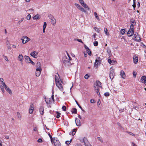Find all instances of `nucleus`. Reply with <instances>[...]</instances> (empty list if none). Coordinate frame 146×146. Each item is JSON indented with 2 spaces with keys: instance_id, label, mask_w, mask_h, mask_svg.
Segmentation results:
<instances>
[{
  "instance_id": "obj_1",
  "label": "nucleus",
  "mask_w": 146,
  "mask_h": 146,
  "mask_svg": "<svg viewBox=\"0 0 146 146\" xmlns=\"http://www.w3.org/2000/svg\"><path fill=\"white\" fill-rule=\"evenodd\" d=\"M55 78L56 86L61 91H63V88L62 84V80L60 79L59 75L58 74V76L55 75Z\"/></svg>"
},
{
  "instance_id": "obj_2",
  "label": "nucleus",
  "mask_w": 146,
  "mask_h": 146,
  "mask_svg": "<svg viewBox=\"0 0 146 146\" xmlns=\"http://www.w3.org/2000/svg\"><path fill=\"white\" fill-rule=\"evenodd\" d=\"M68 57L64 56L63 57L62 60L63 63L66 65L69 66L71 65L70 61L71 60V58L70 56L66 52Z\"/></svg>"
},
{
  "instance_id": "obj_3",
  "label": "nucleus",
  "mask_w": 146,
  "mask_h": 146,
  "mask_svg": "<svg viewBox=\"0 0 146 146\" xmlns=\"http://www.w3.org/2000/svg\"><path fill=\"white\" fill-rule=\"evenodd\" d=\"M134 26L131 24L130 26V28L127 32L128 36L129 37L131 36L134 34Z\"/></svg>"
},
{
  "instance_id": "obj_4",
  "label": "nucleus",
  "mask_w": 146,
  "mask_h": 146,
  "mask_svg": "<svg viewBox=\"0 0 146 146\" xmlns=\"http://www.w3.org/2000/svg\"><path fill=\"white\" fill-rule=\"evenodd\" d=\"M21 40H22V42L23 44H25L26 43L29 41L31 39L27 36H23L21 38Z\"/></svg>"
},
{
  "instance_id": "obj_5",
  "label": "nucleus",
  "mask_w": 146,
  "mask_h": 146,
  "mask_svg": "<svg viewBox=\"0 0 146 146\" xmlns=\"http://www.w3.org/2000/svg\"><path fill=\"white\" fill-rule=\"evenodd\" d=\"M77 8L81 11L86 13L87 12L79 4L75 3L74 4Z\"/></svg>"
},
{
  "instance_id": "obj_6",
  "label": "nucleus",
  "mask_w": 146,
  "mask_h": 146,
  "mask_svg": "<svg viewBox=\"0 0 146 146\" xmlns=\"http://www.w3.org/2000/svg\"><path fill=\"white\" fill-rule=\"evenodd\" d=\"M79 3L84 8L87 9L89 10H90V8L86 4V3H84V1L83 0H78Z\"/></svg>"
},
{
  "instance_id": "obj_7",
  "label": "nucleus",
  "mask_w": 146,
  "mask_h": 146,
  "mask_svg": "<svg viewBox=\"0 0 146 146\" xmlns=\"http://www.w3.org/2000/svg\"><path fill=\"white\" fill-rule=\"evenodd\" d=\"M101 61V59L100 57H97L96 59L95 60V62L94 64V66L97 68L99 65V64L100 63Z\"/></svg>"
},
{
  "instance_id": "obj_8",
  "label": "nucleus",
  "mask_w": 146,
  "mask_h": 146,
  "mask_svg": "<svg viewBox=\"0 0 146 146\" xmlns=\"http://www.w3.org/2000/svg\"><path fill=\"white\" fill-rule=\"evenodd\" d=\"M110 78L112 80L114 76V73L113 69L111 68H110V73L109 75Z\"/></svg>"
},
{
  "instance_id": "obj_9",
  "label": "nucleus",
  "mask_w": 146,
  "mask_h": 146,
  "mask_svg": "<svg viewBox=\"0 0 146 146\" xmlns=\"http://www.w3.org/2000/svg\"><path fill=\"white\" fill-rule=\"evenodd\" d=\"M138 35L137 33H135L133 37V39L139 42L141 40V39L138 36Z\"/></svg>"
},
{
  "instance_id": "obj_10",
  "label": "nucleus",
  "mask_w": 146,
  "mask_h": 146,
  "mask_svg": "<svg viewBox=\"0 0 146 146\" xmlns=\"http://www.w3.org/2000/svg\"><path fill=\"white\" fill-rule=\"evenodd\" d=\"M42 69L36 68L35 71V75L37 77H38L41 74Z\"/></svg>"
},
{
  "instance_id": "obj_11",
  "label": "nucleus",
  "mask_w": 146,
  "mask_h": 146,
  "mask_svg": "<svg viewBox=\"0 0 146 146\" xmlns=\"http://www.w3.org/2000/svg\"><path fill=\"white\" fill-rule=\"evenodd\" d=\"M23 55L21 54H20L18 57V60L20 62L22 65L23 64Z\"/></svg>"
},
{
  "instance_id": "obj_12",
  "label": "nucleus",
  "mask_w": 146,
  "mask_h": 146,
  "mask_svg": "<svg viewBox=\"0 0 146 146\" xmlns=\"http://www.w3.org/2000/svg\"><path fill=\"white\" fill-rule=\"evenodd\" d=\"M133 62L135 64H137L138 62V58L137 56L135 55L133 56Z\"/></svg>"
},
{
  "instance_id": "obj_13",
  "label": "nucleus",
  "mask_w": 146,
  "mask_h": 146,
  "mask_svg": "<svg viewBox=\"0 0 146 146\" xmlns=\"http://www.w3.org/2000/svg\"><path fill=\"white\" fill-rule=\"evenodd\" d=\"M34 110V106L33 104H31L29 107V113H31L32 114L33 113V111Z\"/></svg>"
},
{
  "instance_id": "obj_14",
  "label": "nucleus",
  "mask_w": 146,
  "mask_h": 146,
  "mask_svg": "<svg viewBox=\"0 0 146 146\" xmlns=\"http://www.w3.org/2000/svg\"><path fill=\"white\" fill-rule=\"evenodd\" d=\"M38 52L36 51H34L30 54V55L34 58H36L37 57Z\"/></svg>"
},
{
  "instance_id": "obj_15",
  "label": "nucleus",
  "mask_w": 146,
  "mask_h": 146,
  "mask_svg": "<svg viewBox=\"0 0 146 146\" xmlns=\"http://www.w3.org/2000/svg\"><path fill=\"white\" fill-rule=\"evenodd\" d=\"M75 122L76 124V125L77 126H80L81 125V123L80 122V120L76 118L75 120Z\"/></svg>"
},
{
  "instance_id": "obj_16",
  "label": "nucleus",
  "mask_w": 146,
  "mask_h": 146,
  "mask_svg": "<svg viewBox=\"0 0 146 146\" xmlns=\"http://www.w3.org/2000/svg\"><path fill=\"white\" fill-rule=\"evenodd\" d=\"M25 59L27 63H29L31 62V60L28 56H25Z\"/></svg>"
},
{
  "instance_id": "obj_17",
  "label": "nucleus",
  "mask_w": 146,
  "mask_h": 146,
  "mask_svg": "<svg viewBox=\"0 0 146 146\" xmlns=\"http://www.w3.org/2000/svg\"><path fill=\"white\" fill-rule=\"evenodd\" d=\"M52 142L54 143L55 146H61L59 141L57 140L56 139L55 141H53Z\"/></svg>"
},
{
  "instance_id": "obj_18",
  "label": "nucleus",
  "mask_w": 146,
  "mask_h": 146,
  "mask_svg": "<svg viewBox=\"0 0 146 146\" xmlns=\"http://www.w3.org/2000/svg\"><path fill=\"white\" fill-rule=\"evenodd\" d=\"M50 18L51 20L52 24L53 25H55L56 22V21L55 19L52 16H51Z\"/></svg>"
},
{
  "instance_id": "obj_19",
  "label": "nucleus",
  "mask_w": 146,
  "mask_h": 146,
  "mask_svg": "<svg viewBox=\"0 0 146 146\" xmlns=\"http://www.w3.org/2000/svg\"><path fill=\"white\" fill-rule=\"evenodd\" d=\"M84 47L88 55L90 56H91V52L88 47L86 45H85Z\"/></svg>"
},
{
  "instance_id": "obj_20",
  "label": "nucleus",
  "mask_w": 146,
  "mask_h": 146,
  "mask_svg": "<svg viewBox=\"0 0 146 146\" xmlns=\"http://www.w3.org/2000/svg\"><path fill=\"white\" fill-rule=\"evenodd\" d=\"M120 75L121 78L123 79L125 78L126 75L125 74L123 70H121L120 72Z\"/></svg>"
},
{
  "instance_id": "obj_21",
  "label": "nucleus",
  "mask_w": 146,
  "mask_h": 146,
  "mask_svg": "<svg viewBox=\"0 0 146 146\" xmlns=\"http://www.w3.org/2000/svg\"><path fill=\"white\" fill-rule=\"evenodd\" d=\"M146 80V77L145 76H143L142 77L141 79V81L142 83H144L145 84V82Z\"/></svg>"
},
{
  "instance_id": "obj_22",
  "label": "nucleus",
  "mask_w": 146,
  "mask_h": 146,
  "mask_svg": "<svg viewBox=\"0 0 146 146\" xmlns=\"http://www.w3.org/2000/svg\"><path fill=\"white\" fill-rule=\"evenodd\" d=\"M5 90L7 91L10 94H12V92L11 89L7 86L5 88Z\"/></svg>"
},
{
  "instance_id": "obj_23",
  "label": "nucleus",
  "mask_w": 146,
  "mask_h": 146,
  "mask_svg": "<svg viewBox=\"0 0 146 146\" xmlns=\"http://www.w3.org/2000/svg\"><path fill=\"white\" fill-rule=\"evenodd\" d=\"M108 62L111 64L113 65L114 64L115 61L113 60H111L110 58H108Z\"/></svg>"
},
{
  "instance_id": "obj_24",
  "label": "nucleus",
  "mask_w": 146,
  "mask_h": 146,
  "mask_svg": "<svg viewBox=\"0 0 146 146\" xmlns=\"http://www.w3.org/2000/svg\"><path fill=\"white\" fill-rule=\"evenodd\" d=\"M39 111L41 114L42 115L43 114L44 112V108L42 107H40L39 109Z\"/></svg>"
},
{
  "instance_id": "obj_25",
  "label": "nucleus",
  "mask_w": 146,
  "mask_h": 146,
  "mask_svg": "<svg viewBox=\"0 0 146 146\" xmlns=\"http://www.w3.org/2000/svg\"><path fill=\"white\" fill-rule=\"evenodd\" d=\"M36 68L42 69L41 68V63L40 62H38L36 63Z\"/></svg>"
},
{
  "instance_id": "obj_26",
  "label": "nucleus",
  "mask_w": 146,
  "mask_h": 146,
  "mask_svg": "<svg viewBox=\"0 0 146 146\" xmlns=\"http://www.w3.org/2000/svg\"><path fill=\"white\" fill-rule=\"evenodd\" d=\"M39 17L40 15L38 14H37L33 17V20L38 19H39Z\"/></svg>"
},
{
  "instance_id": "obj_27",
  "label": "nucleus",
  "mask_w": 146,
  "mask_h": 146,
  "mask_svg": "<svg viewBox=\"0 0 146 146\" xmlns=\"http://www.w3.org/2000/svg\"><path fill=\"white\" fill-rule=\"evenodd\" d=\"M7 86L6 85L5 82L2 84H0V88H5Z\"/></svg>"
},
{
  "instance_id": "obj_28",
  "label": "nucleus",
  "mask_w": 146,
  "mask_h": 146,
  "mask_svg": "<svg viewBox=\"0 0 146 146\" xmlns=\"http://www.w3.org/2000/svg\"><path fill=\"white\" fill-rule=\"evenodd\" d=\"M86 140V139L85 137H82L80 138V140L82 142H84Z\"/></svg>"
},
{
  "instance_id": "obj_29",
  "label": "nucleus",
  "mask_w": 146,
  "mask_h": 146,
  "mask_svg": "<svg viewBox=\"0 0 146 146\" xmlns=\"http://www.w3.org/2000/svg\"><path fill=\"white\" fill-rule=\"evenodd\" d=\"M104 31L106 35L108 36L109 35H110L109 33L108 32V30L106 28H104Z\"/></svg>"
},
{
  "instance_id": "obj_30",
  "label": "nucleus",
  "mask_w": 146,
  "mask_h": 146,
  "mask_svg": "<svg viewBox=\"0 0 146 146\" xmlns=\"http://www.w3.org/2000/svg\"><path fill=\"white\" fill-rule=\"evenodd\" d=\"M48 135L49 136L51 139V141L52 143L53 141H55L56 139H53L51 135H50V134L49 133H48Z\"/></svg>"
},
{
  "instance_id": "obj_31",
  "label": "nucleus",
  "mask_w": 146,
  "mask_h": 146,
  "mask_svg": "<svg viewBox=\"0 0 146 146\" xmlns=\"http://www.w3.org/2000/svg\"><path fill=\"white\" fill-rule=\"evenodd\" d=\"M76 131V129H74L71 132L72 135H75Z\"/></svg>"
},
{
  "instance_id": "obj_32",
  "label": "nucleus",
  "mask_w": 146,
  "mask_h": 146,
  "mask_svg": "<svg viewBox=\"0 0 146 146\" xmlns=\"http://www.w3.org/2000/svg\"><path fill=\"white\" fill-rule=\"evenodd\" d=\"M96 86L99 87H101V83L99 81H96Z\"/></svg>"
},
{
  "instance_id": "obj_33",
  "label": "nucleus",
  "mask_w": 146,
  "mask_h": 146,
  "mask_svg": "<svg viewBox=\"0 0 146 146\" xmlns=\"http://www.w3.org/2000/svg\"><path fill=\"white\" fill-rule=\"evenodd\" d=\"M97 139L99 141H100L102 143L103 142V140L102 138L100 137H98L97 138Z\"/></svg>"
},
{
  "instance_id": "obj_34",
  "label": "nucleus",
  "mask_w": 146,
  "mask_h": 146,
  "mask_svg": "<svg viewBox=\"0 0 146 146\" xmlns=\"http://www.w3.org/2000/svg\"><path fill=\"white\" fill-rule=\"evenodd\" d=\"M94 13V16H95V17L98 20H100V19H99V17L98 16L97 13L96 12H95Z\"/></svg>"
},
{
  "instance_id": "obj_35",
  "label": "nucleus",
  "mask_w": 146,
  "mask_h": 146,
  "mask_svg": "<svg viewBox=\"0 0 146 146\" xmlns=\"http://www.w3.org/2000/svg\"><path fill=\"white\" fill-rule=\"evenodd\" d=\"M95 90L96 92L98 94V93H99V89L98 88L95 87Z\"/></svg>"
},
{
  "instance_id": "obj_36",
  "label": "nucleus",
  "mask_w": 146,
  "mask_h": 146,
  "mask_svg": "<svg viewBox=\"0 0 146 146\" xmlns=\"http://www.w3.org/2000/svg\"><path fill=\"white\" fill-rule=\"evenodd\" d=\"M72 112L73 113H77V110L76 108H74L72 109Z\"/></svg>"
},
{
  "instance_id": "obj_37",
  "label": "nucleus",
  "mask_w": 146,
  "mask_h": 146,
  "mask_svg": "<svg viewBox=\"0 0 146 146\" xmlns=\"http://www.w3.org/2000/svg\"><path fill=\"white\" fill-rule=\"evenodd\" d=\"M120 32H121V34L122 35H123L125 33V31L124 29H121V31H120Z\"/></svg>"
},
{
  "instance_id": "obj_38",
  "label": "nucleus",
  "mask_w": 146,
  "mask_h": 146,
  "mask_svg": "<svg viewBox=\"0 0 146 146\" xmlns=\"http://www.w3.org/2000/svg\"><path fill=\"white\" fill-rule=\"evenodd\" d=\"M94 29L98 33H99L100 31V30H99V29L97 28L96 27H94Z\"/></svg>"
},
{
  "instance_id": "obj_39",
  "label": "nucleus",
  "mask_w": 146,
  "mask_h": 146,
  "mask_svg": "<svg viewBox=\"0 0 146 146\" xmlns=\"http://www.w3.org/2000/svg\"><path fill=\"white\" fill-rule=\"evenodd\" d=\"M72 140V139H71L70 141H66L65 142L66 144L67 145L69 144L71 142Z\"/></svg>"
},
{
  "instance_id": "obj_40",
  "label": "nucleus",
  "mask_w": 146,
  "mask_h": 146,
  "mask_svg": "<svg viewBox=\"0 0 146 146\" xmlns=\"http://www.w3.org/2000/svg\"><path fill=\"white\" fill-rule=\"evenodd\" d=\"M34 11V9H31L28 10V11H29L30 13H33Z\"/></svg>"
},
{
  "instance_id": "obj_41",
  "label": "nucleus",
  "mask_w": 146,
  "mask_h": 146,
  "mask_svg": "<svg viewBox=\"0 0 146 146\" xmlns=\"http://www.w3.org/2000/svg\"><path fill=\"white\" fill-rule=\"evenodd\" d=\"M31 18V15L30 14L28 15L27 17V19L28 20H29Z\"/></svg>"
},
{
  "instance_id": "obj_42",
  "label": "nucleus",
  "mask_w": 146,
  "mask_h": 146,
  "mask_svg": "<svg viewBox=\"0 0 146 146\" xmlns=\"http://www.w3.org/2000/svg\"><path fill=\"white\" fill-rule=\"evenodd\" d=\"M56 114H57V115H56V117L57 118H58L60 117V113H59V112H56Z\"/></svg>"
},
{
  "instance_id": "obj_43",
  "label": "nucleus",
  "mask_w": 146,
  "mask_h": 146,
  "mask_svg": "<svg viewBox=\"0 0 146 146\" xmlns=\"http://www.w3.org/2000/svg\"><path fill=\"white\" fill-rule=\"evenodd\" d=\"M7 44L8 45L7 48L8 49H11V46L9 43V42H7Z\"/></svg>"
},
{
  "instance_id": "obj_44",
  "label": "nucleus",
  "mask_w": 146,
  "mask_h": 146,
  "mask_svg": "<svg viewBox=\"0 0 146 146\" xmlns=\"http://www.w3.org/2000/svg\"><path fill=\"white\" fill-rule=\"evenodd\" d=\"M0 81L1 82V84H2L5 82L3 79L2 78H0Z\"/></svg>"
},
{
  "instance_id": "obj_45",
  "label": "nucleus",
  "mask_w": 146,
  "mask_h": 146,
  "mask_svg": "<svg viewBox=\"0 0 146 146\" xmlns=\"http://www.w3.org/2000/svg\"><path fill=\"white\" fill-rule=\"evenodd\" d=\"M46 22H44V24L43 26V29H45L46 26Z\"/></svg>"
},
{
  "instance_id": "obj_46",
  "label": "nucleus",
  "mask_w": 146,
  "mask_h": 146,
  "mask_svg": "<svg viewBox=\"0 0 146 146\" xmlns=\"http://www.w3.org/2000/svg\"><path fill=\"white\" fill-rule=\"evenodd\" d=\"M17 116L19 118H21V114H20L19 112H17Z\"/></svg>"
},
{
  "instance_id": "obj_47",
  "label": "nucleus",
  "mask_w": 146,
  "mask_h": 146,
  "mask_svg": "<svg viewBox=\"0 0 146 146\" xmlns=\"http://www.w3.org/2000/svg\"><path fill=\"white\" fill-rule=\"evenodd\" d=\"M98 44V42L97 41H95L94 43V45L95 46H97Z\"/></svg>"
},
{
  "instance_id": "obj_48",
  "label": "nucleus",
  "mask_w": 146,
  "mask_h": 146,
  "mask_svg": "<svg viewBox=\"0 0 146 146\" xmlns=\"http://www.w3.org/2000/svg\"><path fill=\"white\" fill-rule=\"evenodd\" d=\"M63 110L64 111H66V107L65 106H63L62 107Z\"/></svg>"
},
{
  "instance_id": "obj_49",
  "label": "nucleus",
  "mask_w": 146,
  "mask_h": 146,
  "mask_svg": "<svg viewBox=\"0 0 146 146\" xmlns=\"http://www.w3.org/2000/svg\"><path fill=\"white\" fill-rule=\"evenodd\" d=\"M110 94L108 92H106L104 94V95L105 96L107 97L109 96Z\"/></svg>"
},
{
  "instance_id": "obj_50",
  "label": "nucleus",
  "mask_w": 146,
  "mask_h": 146,
  "mask_svg": "<svg viewBox=\"0 0 146 146\" xmlns=\"http://www.w3.org/2000/svg\"><path fill=\"white\" fill-rule=\"evenodd\" d=\"M89 77V76L87 74H86L84 76V78L86 79H88Z\"/></svg>"
},
{
  "instance_id": "obj_51",
  "label": "nucleus",
  "mask_w": 146,
  "mask_h": 146,
  "mask_svg": "<svg viewBox=\"0 0 146 146\" xmlns=\"http://www.w3.org/2000/svg\"><path fill=\"white\" fill-rule=\"evenodd\" d=\"M42 139H41L40 138L39 139L37 140V141L38 143L42 142Z\"/></svg>"
},
{
  "instance_id": "obj_52",
  "label": "nucleus",
  "mask_w": 146,
  "mask_h": 146,
  "mask_svg": "<svg viewBox=\"0 0 146 146\" xmlns=\"http://www.w3.org/2000/svg\"><path fill=\"white\" fill-rule=\"evenodd\" d=\"M136 74H137V73L136 72H133V75L134 77H135Z\"/></svg>"
},
{
  "instance_id": "obj_53",
  "label": "nucleus",
  "mask_w": 146,
  "mask_h": 146,
  "mask_svg": "<svg viewBox=\"0 0 146 146\" xmlns=\"http://www.w3.org/2000/svg\"><path fill=\"white\" fill-rule=\"evenodd\" d=\"M90 102L92 103H94L95 102V101L93 99H91L90 100Z\"/></svg>"
},
{
  "instance_id": "obj_54",
  "label": "nucleus",
  "mask_w": 146,
  "mask_h": 146,
  "mask_svg": "<svg viewBox=\"0 0 146 146\" xmlns=\"http://www.w3.org/2000/svg\"><path fill=\"white\" fill-rule=\"evenodd\" d=\"M101 103V101L100 100H98L97 102V104L99 105Z\"/></svg>"
},
{
  "instance_id": "obj_55",
  "label": "nucleus",
  "mask_w": 146,
  "mask_h": 146,
  "mask_svg": "<svg viewBox=\"0 0 146 146\" xmlns=\"http://www.w3.org/2000/svg\"><path fill=\"white\" fill-rule=\"evenodd\" d=\"M1 89L3 93H4L5 91L4 88H1Z\"/></svg>"
},
{
  "instance_id": "obj_56",
  "label": "nucleus",
  "mask_w": 146,
  "mask_h": 146,
  "mask_svg": "<svg viewBox=\"0 0 146 146\" xmlns=\"http://www.w3.org/2000/svg\"><path fill=\"white\" fill-rule=\"evenodd\" d=\"M77 40L79 42H82V43H83V42L82 41V40L81 39H77Z\"/></svg>"
},
{
  "instance_id": "obj_57",
  "label": "nucleus",
  "mask_w": 146,
  "mask_h": 146,
  "mask_svg": "<svg viewBox=\"0 0 146 146\" xmlns=\"http://www.w3.org/2000/svg\"><path fill=\"white\" fill-rule=\"evenodd\" d=\"M132 6H133V7L134 9H135V7H136L135 3L134 4H133V5Z\"/></svg>"
},
{
  "instance_id": "obj_58",
  "label": "nucleus",
  "mask_w": 146,
  "mask_h": 146,
  "mask_svg": "<svg viewBox=\"0 0 146 146\" xmlns=\"http://www.w3.org/2000/svg\"><path fill=\"white\" fill-rule=\"evenodd\" d=\"M5 137L6 139H9V137L8 136V135H6L5 136Z\"/></svg>"
},
{
  "instance_id": "obj_59",
  "label": "nucleus",
  "mask_w": 146,
  "mask_h": 146,
  "mask_svg": "<svg viewBox=\"0 0 146 146\" xmlns=\"http://www.w3.org/2000/svg\"><path fill=\"white\" fill-rule=\"evenodd\" d=\"M30 63H31L33 65H35V63L33 61H32L31 60V62H30Z\"/></svg>"
},
{
  "instance_id": "obj_60",
  "label": "nucleus",
  "mask_w": 146,
  "mask_h": 146,
  "mask_svg": "<svg viewBox=\"0 0 146 146\" xmlns=\"http://www.w3.org/2000/svg\"><path fill=\"white\" fill-rule=\"evenodd\" d=\"M107 52H108V53L109 54H110L111 53V52L110 51V50H107Z\"/></svg>"
},
{
  "instance_id": "obj_61",
  "label": "nucleus",
  "mask_w": 146,
  "mask_h": 146,
  "mask_svg": "<svg viewBox=\"0 0 146 146\" xmlns=\"http://www.w3.org/2000/svg\"><path fill=\"white\" fill-rule=\"evenodd\" d=\"M51 97L52 98V99L53 100V101H54V95L52 94L51 96Z\"/></svg>"
},
{
  "instance_id": "obj_62",
  "label": "nucleus",
  "mask_w": 146,
  "mask_h": 146,
  "mask_svg": "<svg viewBox=\"0 0 146 146\" xmlns=\"http://www.w3.org/2000/svg\"><path fill=\"white\" fill-rule=\"evenodd\" d=\"M96 36V33H95L94 35H93V36L94 37V38H95Z\"/></svg>"
},
{
  "instance_id": "obj_63",
  "label": "nucleus",
  "mask_w": 146,
  "mask_h": 146,
  "mask_svg": "<svg viewBox=\"0 0 146 146\" xmlns=\"http://www.w3.org/2000/svg\"><path fill=\"white\" fill-rule=\"evenodd\" d=\"M34 131H36L37 130V128L36 127H35L33 129Z\"/></svg>"
},
{
  "instance_id": "obj_64",
  "label": "nucleus",
  "mask_w": 146,
  "mask_h": 146,
  "mask_svg": "<svg viewBox=\"0 0 146 146\" xmlns=\"http://www.w3.org/2000/svg\"><path fill=\"white\" fill-rule=\"evenodd\" d=\"M132 144L133 146H137V145H135V143H132Z\"/></svg>"
}]
</instances>
